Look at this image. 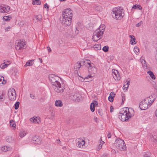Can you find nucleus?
I'll return each mask as SVG.
<instances>
[{
    "label": "nucleus",
    "mask_w": 157,
    "mask_h": 157,
    "mask_svg": "<svg viewBox=\"0 0 157 157\" xmlns=\"http://www.w3.org/2000/svg\"><path fill=\"white\" fill-rule=\"evenodd\" d=\"M115 95V94H114L113 92H111L110 94V95L108 97V100L109 101L111 102H113V98Z\"/></svg>",
    "instance_id": "obj_21"
},
{
    "label": "nucleus",
    "mask_w": 157,
    "mask_h": 157,
    "mask_svg": "<svg viewBox=\"0 0 157 157\" xmlns=\"http://www.w3.org/2000/svg\"><path fill=\"white\" fill-rule=\"evenodd\" d=\"M60 142V140L59 139H58L56 141V142L57 143V144H59V142Z\"/></svg>",
    "instance_id": "obj_60"
},
{
    "label": "nucleus",
    "mask_w": 157,
    "mask_h": 157,
    "mask_svg": "<svg viewBox=\"0 0 157 157\" xmlns=\"http://www.w3.org/2000/svg\"><path fill=\"white\" fill-rule=\"evenodd\" d=\"M80 141H76V145L77 146L79 147L82 148L83 147L82 144H81V140H79Z\"/></svg>",
    "instance_id": "obj_36"
},
{
    "label": "nucleus",
    "mask_w": 157,
    "mask_h": 157,
    "mask_svg": "<svg viewBox=\"0 0 157 157\" xmlns=\"http://www.w3.org/2000/svg\"><path fill=\"white\" fill-rule=\"evenodd\" d=\"M42 17L41 15H35L33 19V21L35 23L38 21H40L42 19Z\"/></svg>",
    "instance_id": "obj_14"
},
{
    "label": "nucleus",
    "mask_w": 157,
    "mask_h": 157,
    "mask_svg": "<svg viewBox=\"0 0 157 157\" xmlns=\"http://www.w3.org/2000/svg\"><path fill=\"white\" fill-rule=\"evenodd\" d=\"M147 73L150 75V77L152 79H155V77L152 71H147Z\"/></svg>",
    "instance_id": "obj_28"
},
{
    "label": "nucleus",
    "mask_w": 157,
    "mask_h": 157,
    "mask_svg": "<svg viewBox=\"0 0 157 157\" xmlns=\"http://www.w3.org/2000/svg\"><path fill=\"white\" fill-rule=\"evenodd\" d=\"M144 157H150L149 156L148 154H145V155H144Z\"/></svg>",
    "instance_id": "obj_57"
},
{
    "label": "nucleus",
    "mask_w": 157,
    "mask_h": 157,
    "mask_svg": "<svg viewBox=\"0 0 157 157\" xmlns=\"http://www.w3.org/2000/svg\"><path fill=\"white\" fill-rule=\"evenodd\" d=\"M102 50L105 52H108L109 50V47L108 46L104 47L102 48Z\"/></svg>",
    "instance_id": "obj_41"
},
{
    "label": "nucleus",
    "mask_w": 157,
    "mask_h": 157,
    "mask_svg": "<svg viewBox=\"0 0 157 157\" xmlns=\"http://www.w3.org/2000/svg\"><path fill=\"white\" fill-rule=\"evenodd\" d=\"M95 46H96L95 48H98V49H101V45L100 44H98L97 45H95Z\"/></svg>",
    "instance_id": "obj_48"
},
{
    "label": "nucleus",
    "mask_w": 157,
    "mask_h": 157,
    "mask_svg": "<svg viewBox=\"0 0 157 157\" xmlns=\"http://www.w3.org/2000/svg\"><path fill=\"white\" fill-rule=\"evenodd\" d=\"M141 63L142 64V66L143 67L144 69H146L147 68V65L146 62V61L144 59H142L141 60Z\"/></svg>",
    "instance_id": "obj_27"
},
{
    "label": "nucleus",
    "mask_w": 157,
    "mask_h": 157,
    "mask_svg": "<svg viewBox=\"0 0 157 157\" xmlns=\"http://www.w3.org/2000/svg\"><path fill=\"white\" fill-rule=\"evenodd\" d=\"M5 98V94L3 92L0 93V101H3Z\"/></svg>",
    "instance_id": "obj_31"
},
{
    "label": "nucleus",
    "mask_w": 157,
    "mask_h": 157,
    "mask_svg": "<svg viewBox=\"0 0 157 157\" xmlns=\"http://www.w3.org/2000/svg\"><path fill=\"white\" fill-rule=\"evenodd\" d=\"M112 13L113 17L117 20L121 19L124 16V13L120 8H115L113 9Z\"/></svg>",
    "instance_id": "obj_2"
},
{
    "label": "nucleus",
    "mask_w": 157,
    "mask_h": 157,
    "mask_svg": "<svg viewBox=\"0 0 157 157\" xmlns=\"http://www.w3.org/2000/svg\"><path fill=\"white\" fill-rule=\"evenodd\" d=\"M113 106H110V112H112L113 111Z\"/></svg>",
    "instance_id": "obj_58"
},
{
    "label": "nucleus",
    "mask_w": 157,
    "mask_h": 157,
    "mask_svg": "<svg viewBox=\"0 0 157 157\" xmlns=\"http://www.w3.org/2000/svg\"><path fill=\"white\" fill-rule=\"evenodd\" d=\"M30 121L39 124L40 122L41 121L39 117L31 118L30 119Z\"/></svg>",
    "instance_id": "obj_16"
},
{
    "label": "nucleus",
    "mask_w": 157,
    "mask_h": 157,
    "mask_svg": "<svg viewBox=\"0 0 157 157\" xmlns=\"http://www.w3.org/2000/svg\"><path fill=\"white\" fill-rule=\"evenodd\" d=\"M98 28H100V31H101V32L103 31V33H104L105 29V27H104V26H102V27L100 26Z\"/></svg>",
    "instance_id": "obj_45"
},
{
    "label": "nucleus",
    "mask_w": 157,
    "mask_h": 157,
    "mask_svg": "<svg viewBox=\"0 0 157 157\" xmlns=\"http://www.w3.org/2000/svg\"><path fill=\"white\" fill-rule=\"evenodd\" d=\"M111 133L110 132H109V133H108V135H107V136L108 137V138H110L111 137Z\"/></svg>",
    "instance_id": "obj_53"
},
{
    "label": "nucleus",
    "mask_w": 157,
    "mask_h": 157,
    "mask_svg": "<svg viewBox=\"0 0 157 157\" xmlns=\"http://www.w3.org/2000/svg\"><path fill=\"white\" fill-rule=\"evenodd\" d=\"M20 104V102L19 101H17L14 104V109H17L19 107Z\"/></svg>",
    "instance_id": "obj_39"
},
{
    "label": "nucleus",
    "mask_w": 157,
    "mask_h": 157,
    "mask_svg": "<svg viewBox=\"0 0 157 157\" xmlns=\"http://www.w3.org/2000/svg\"><path fill=\"white\" fill-rule=\"evenodd\" d=\"M101 157H107V156L106 155H103Z\"/></svg>",
    "instance_id": "obj_64"
},
{
    "label": "nucleus",
    "mask_w": 157,
    "mask_h": 157,
    "mask_svg": "<svg viewBox=\"0 0 157 157\" xmlns=\"http://www.w3.org/2000/svg\"><path fill=\"white\" fill-rule=\"evenodd\" d=\"M116 147L121 151H124L126 149V146L124 141L121 139H117L115 142Z\"/></svg>",
    "instance_id": "obj_3"
},
{
    "label": "nucleus",
    "mask_w": 157,
    "mask_h": 157,
    "mask_svg": "<svg viewBox=\"0 0 157 157\" xmlns=\"http://www.w3.org/2000/svg\"><path fill=\"white\" fill-rule=\"evenodd\" d=\"M122 103L125 101V98H124V96H122Z\"/></svg>",
    "instance_id": "obj_56"
},
{
    "label": "nucleus",
    "mask_w": 157,
    "mask_h": 157,
    "mask_svg": "<svg viewBox=\"0 0 157 157\" xmlns=\"http://www.w3.org/2000/svg\"><path fill=\"white\" fill-rule=\"evenodd\" d=\"M100 144H99V146L98 147V148H97L98 150H99L101 148L102 146V144H101V143H103L102 144L104 143V142L103 141H102V139H101V137L100 138Z\"/></svg>",
    "instance_id": "obj_35"
},
{
    "label": "nucleus",
    "mask_w": 157,
    "mask_h": 157,
    "mask_svg": "<svg viewBox=\"0 0 157 157\" xmlns=\"http://www.w3.org/2000/svg\"><path fill=\"white\" fill-rule=\"evenodd\" d=\"M39 60H40V62L41 63H42V59L41 58H39Z\"/></svg>",
    "instance_id": "obj_61"
},
{
    "label": "nucleus",
    "mask_w": 157,
    "mask_h": 157,
    "mask_svg": "<svg viewBox=\"0 0 157 157\" xmlns=\"http://www.w3.org/2000/svg\"><path fill=\"white\" fill-rule=\"evenodd\" d=\"M148 98L145 99L142 101L141 102L139 105V107L142 110H145L148 108V107L151 105V103L147 100Z\"/></svg>",
    "instance_id": "obj_4"
},
{
    "label": "nucleus",
    "mask_w": 157,
    "mask_h": 157,
    "mask_svg": "<svg viewBox=\"0 0 157 157\" xmlns=\"http://www.w3.org/2000/svg\"><path fill=\"white\" fill-rule=\"evenodd\" d=\"M47 48L49 52H51V50L50 48L49 47H47Z\"/></svg>",
    "instance_id": "obj_55"
},
{
    "label": "nucleus",
    "mask_w": 157,
    "mask_h": 157,
    "mask_svg": "<svg viewBox=\"0 0 157 157\" xmlns=\"http://www.w3.org/2000/svg\"><path fill=\"white\" fill-rule=\"evenodd\" d=\"M95 31H97V32H98L97 35H98V36H100V38H102L103 34V31L101 32L100 31V28H98Z\"/></svg>",
    "instance_id": "obj_23"
},
{
    "label": "nucleus",
    "mask_w": 157,
    "mask_h": 157,
    "mask_svg": "<svg viewBox=\"0 0 157 157\" xmlns=\"http://www.w3.org/2000/svg\"><path fill=\"white\" fill-rule=\"evenodd\" d=\"M26 134V132L23 130H22L19 133V136L21 138H22L25 136Z\"/></svg>",
    "instance_id": "obj_25"
},
{
    "label": "nucleus",
    "mask_w": 157,
    "mask_h": 157,
    "mask_svg": "<svg viewBox=\"0 0 157 157\" xmlns=\"http://www.w3.org/2000/svg\"><path fill=\"white\" fill-rule=\"evenodd\" d=\"M57 76L54 74L50 75L48 77L49 80L52 83H55L59 82L57 80Z\"/></svg>",
    "instance_id": "obj_11"
},
{
    "label": "nucleus",
    "mask_w": 157,
    "mask_h": 157,
    "mask_svg": "<svg viewBox=\"0 0 157 157\" xmlns=\"http://www.w3.org/2000/svg\"><path fill=\"white\" fill-rule=\"evenodd\" d=\"M6 82V81L4 79V77L0 76V85L4 84Z\"/></svg>",
    "instance_id": "obj_26"
},
{
    "label": "nucleus",
    "mask_w": 157,
    "mask_h": 157,
    "mask_svg": "<svg viewBox=\"0 0 157 157\" xmlns=\"http://www.w3.org/2000/svg\"><path fill=\"white\" fill-rule=\"evenodd\" d=\"M85 143V142L84 140H82V141L81 140V144H82V146H83V145Z\"/></svg>",
    "instance_id": "obj_59"
},
{
    "label": "nucleus",
    "mask_w": 157,
    "mask_h": 157,
    "mask_svg": "<svg viewBox=\"0 0 157 157\" xmlns=\"http://www.w3.org/2000/svg\"><path fill=\"white\" fill-rule=\"evenodd\" d=\"M98 32L97 31H95L93 33L92 39L94 41H97L99 39L101 38H100V36H98V35H97Z\"/></svg>",
    "instance_id": "obj_15"
},
{
    "label": "nucleus",
    "mask_w": 157,
    "mask_h": 157,
    "mask_svg": "<svg viewBox=\"0 0 157 157\" xmlns=\"http://www.w3.org/2000/svg\"><path fill=\"white\" fill-rule=\"evenodd\" d=\"M130 79H129L128 81H127L126 82L124 83V86L123 87V88L124 90H125H125H127L128 86L130 84Z\"/></svg>",
    "instance_id": "obj_19"
},
{
    "label": "nucleus",
    "mask_w": 157,
    "mask_h": 157,
    "mask_svg": "<svg viewBox=\"0 0 157 157\" xmlns=\"http://www.w3.org/2000/svg\"><path fill=\"white\" fill-rule=\"evenodd\" d=\"M10 147L6 146H4L2 147L1 148V150L3 151H7L10 150Z\"/></svg>",
    "instance_id": "obj_34"
},
{
    "label": "nucleus",
    "mask_w": 157,
    "mask_h": 157,
    "mask_svg": "<svg viewBox=\"0 0 157 157\" xmlns=\"http://www.w3.org/2000/svg\"><path fill=\"white\" fill-rule=\"evenodd\" d=\"M82 96L78 92H76L73 95L72 99L73 100L76 102H79L82 100Z\"/></svg>",
    "instance_id": "obj_9"
},
{
    "label": "nucleus",
    "mask_w": 157,
    "mask_h": 157,
    "mask_svg": "<svg viewBox=\"0 0 157 157\" xmlns=\"http://www.w3.org/2000/svg\"><path fill=\"white\" fill-rule=\"evenodd\" d=\"M72 13V10L69 8L65 9L63 11L62 22L65 26H68L71 24L73 16Z\"/></svg>",
    "instance_id": "obj_1"
},
{
    "label": "nucleus",
    "mask_w": 157,
    "mask_h": 157,
    "mask_svg": "<svg viewBox=\"0 0 157 157\" xmlns=\"http://www.w3.org/2000/svg\"><path fill=\"white\" fill-rule=\"evenodd\" d=\"M129 37L131 38V44L132 45L135 44L136 43V38L134 36L130 35L129 36Z\"/></svg>",
    "instance_id": "obj_18"
},
{
    "label": "nucleus",
    "mask_w": 157,
    "mask_h": 157,
    "mask_svg": "<svg viewBox=\"0 0 157 157\" xmlns=\"http://www.w3.org/2000/svg\"><path fill=\"white\" fill-rule=\"evenodd\" d=\"M10 126L13 127H15L16 126V124L13 120H11L10 121Z\"/></svg>",
    "instance_id": "obj_40"
},
{
    "label": "nucleus",
    "mask_w": 157,
    "mask_h": 157,
    "mask_svg": "<svg viewBox=\"0 0 157 157\" xmlns=\"http://www.w3.org/2000/svg\"><path fill=\"white\" fill-rule=\"evenodd\" d=\"M95 105H98V102L97 101H94V103H92L90 105V109L92 112H94L95 110Z\"/></svg>",
    "instance_id": "obj_17"
},
{
    "label": "nucleus",
    "mask_w": 157,
    "mask_h": 157,
    "mask_svg": "<svg viewBox=\"0 0 157 157\" xmlns=\"http://www.w3.org/2000/svg\"><path fill=\"white\" fill-rule=\"evenodd\" d=\"M82 65H81V63H76L75 65V67H76V68H77L78 69H79L80 68Z\"/></svg>",
    "instance_id": "obj_42"
},
{
    "label": "nucleus",
    "mask_w": 157,
    "mask_h": 157,
    "mask_svg": "<svg viewBox=\"0 0 157 157\" xmlns=\"http://www.w3.org/2000/svg\"><path fill=\"white\" fill-rule=\"evenodd\" d=\"M113 76L115 80H119L121 78L120 75L117 70H114L113 72Z\"/></svg>",
    "instance_id": "obj_12"
},
{
    "label": "nucleus",
    "mask_w": 157,
    "mask_h": 157,
    "mask_svg": "<svg viewBox=\"0 0 157 157\" xmlns=\"http://www.w3.org/2000/svg\"><path fill=\"white\" fill-rule=\"evenodd\" d=\"M142 23V22L141 21L140 22H139V23L137 24L136 25V26L137 27H139L141 25Z\"/></svg>",
    "instance_id": "obj_49"
},
{
    "label": "nucleus",
    "mask_w": 157,
    "mask_h": 157,
    "mask_svg": "<svg viewBox=\"0 0 157 157\" xmlns=\"http://www.w3.org/2000/svg\"><path fill=\"white\" fill-rule=\"evenodd\" d=\"M33 143L35 144H40L41 143V140L40 138L37 136H34L32 138Z\"/></svg>",
    "instance_id": "obj_13"
},
{
    "label": "nucleus",
    "mask_w": 157,
    "mask_h": 157,
    "mask_svg": "<svg viewBox=\"0 0 157 157\" xmlns=\"http://www.w3.org/2000/svg\"><path fill=\"white\" fill-rule=\"evenodd\" d=\"M97 120H98V118L97 117H95L94 118V121H96V122H97Z\"/></svg>",
    "instance_id": "obj_63"
},
{
    "label": "nucleus",
    "mask_w": 157,
    "mask_h": 157,
    "mask_svg": "<svg viewBox=\"0 0 157 157\" xmlns=\"http://www.w3.org/2000/svg\"><path fill=\"white\" fill-rule=\"evenodd\" d=\"M119 119L122 121H127L130 118V116H127V110L126 109L123 113H120L118 115Z\"/></svg>",
    "instance_id": "obj_6"
},
{
    "label": "nucleus",
    "mask_w": 157,
    "mask_h": 157,
    "mask_svg": "<svg viewBox=\"0 0 157 157\" xmlns=\"http://www.w3.org/2000/svg\"><path fill=\"white\" fill-rule=\"evenodd\" d=\"M7 141L9 143H12L13 141V139L12 137L8 136L6 139Z\"/></svg>",
    "instance_id": "obj_37"
},
{
    "label": "nucleus",
    "mask_w": 157,
    "mask_h": 157,
    "mask_svg": "<svg viewBox=\"0 0 157 157\" xmlns=\"http://www.w3.org/2000/svg\"><path fill=\"white\" fill-rule=\"evenodd\" d=\"M44 7L45 8L48 9L49 8L48 6L47 3H45L44 4Z\"/></svg>",
    "instance_id": "obj_51"
},
{
    "label": "nucleus",
    "mask_w": 157,
    "mask_h": 157,
    "mask_svg": "<svg viewBox=\"0 0 157 157\" xmlns=\"http://www.w3.org/2000/svg\"><path fill=\"white\" fill-rule=\"evenodd\" d=\"M134 52L136 53H137L139 52V48L138 47H135L134 48Z\"/></svg>",
    "instance_id": "obj_44"
},
{
    "label": "nucleus",
    "mask_w": 157,
    "mask_h": 157,
    "mask_svg": "<svg viewBox=\"0 0 157 157\" xmlns=\"http://www.w3.org/2000/svg\"><path fill=\"white\" fill-rule=\"evenodd\" d=\"M87 65H89V67H94V65L93 63H92L90 61L89 59H87Z\"/></svg>",
    "instance_id": "obj_38"
},
{
    "label": "nucleus",
    "mask_w": 157,
    "mask_h": 157,
    "mask_svg": "<svg viewBox=\"0 0 157 157\" xmlns=\"http://www.w3.org/2000/svg\"><path fill=\"white\" fill-rule=\"evenodd\" d=\"M152 138L154 140H155V142H157V137L155 135H154V136H152Z\"/></svg>",
    "instance_id": "obj_47"
},
{
    "label": "nucleus",
    "mask_w": 157,
    "mask_h": 157,
    "mask_svg": "<svg viewBox=\"0 0 157 157\" xmlns=\"http://www.w3.org/2000/svg\"><path fill=\"white\" fill-rule=\"evenodd\" d=\"M30 97L32 98L33 99H34L35 96L31 94H30Z\"/></svg>",
    "instance_id": "obj_54"
},
{
    "label": "nucleus",
    "mask_w": 157,
    "mask_h": 157,
    "mask_svg": "<svg viewBox=\"0 0 157 157\" xmlns=\"http://www.w3.org/2000/svg\"><path fill=\"white\" fill-rule=\"evenodd\" d=\"M61 85L59 82L52 84V87L55 91L58 93H62L63 91V89L61 87Z\"/></svg>",
    "instance_id": "obj_5"
},
{
    "label": "nucleus",
    "mask_w": 157,
    "mask_h": 157,
    "mask_svg": "<svg viewBox=\"0 0 157 157\" xmlns=\"http://www.w3.org/2000/svg\"><path fill=\"white\" fill-rule=\"evenodd\" d=\"M155 94H153L147 98H148L147 100H149V101H151V104L154 101L155 99Z\"/></svg>",
    "instance_id": "obj_20"
},
{
    "label": "nucleus",
    "mask_w": 157,
    "mask_h": 157,
    "mask_svg": "<svg viewBox=\"0 0 157 157\" xmlns=\"http://www.w3.org/2000/svg\"><path fill=\"white\" fill-rule=\"evenodd\" d=\"M15 47L17 50H21L25 48L26 45L24 42L18 41V42H16Z\"/></svg>",
    "instance_id": "obj_8"
},
{
    "label": "nucleus",
    "mask_w": 157,
    "mask_h": 157,
    "mask_svg": "<svg viewBox=\"0 0 157 157\" xmlns=\"http://www.w3.org/2000/svg\"><path fill=\"white\" fill-rule=\"evenodd\" d=\"M10 63H6L5 62L1 64L0 65V67L1 68L4 69L8 65H9Z\"/></svg>",
    "instance_id": "obj_33"
},
{
    "label": "nucleus",
    "mask_w": 157,
    "mask_h": 157,
    "mask_svg": "<svg viewBox=\"0 0 157 157\" xmlns=\"http://www.w3.org/2000/svg\"><path fill=\"white\" fill-rule=\"evenodd\" d=\"M33 60H31L27 62L26 63V64L25 65V66H31L33 65Z\"/></svg>",
    "instance_id": "obj_29"
},
{
    "label": "nucleus",
    "mask_w": 157,
    "mask_h": 157,
    "mask_svg": "<svg viewBox=\"0 0 157 157\" xmlns=\"http://www.w3.org/2000/svg\"><path fill=\"white\" fill-rule=\"evenodd\" d=\"M8 96L10 100L12 101L15 100L16 99V94L14 89L8 92Z\"/></svg>",
    "instance_id": "obj_7"
},
{
    "label": "nucleus",
    "mask_w": 157,
    "mask_h": 157,
    "mask_svg": "<svg viewBox=\"0 0 157 157\" xmlns=\"http://www.w3.org/2000/svg\"><path fill=\"white\" fill-rule=\"evenodd\" d=\"M98 113L101 116H102L103 115L102 110L101 109L98 110Z\"/></svg>",
    "instance_id": "obj_43"
},
{
    "label": "nucleus",
    "mask_w": 157,
    "mask_h": 157,
    "mask_svg": "<svg viewBox=\"0 0 157 157\" xmlns=\"http://www.w3.org/2000/svg\"><path fill=\"white\" fill-rule=\"evenodd\" d=\"M10 7L6 5L0 6V12L2 13H7L10 11Z\"/></svg>",
    "instance_id": "obj_10"
},
{
    "label": "nucleus",
    "mask_w": 157,
    "mask_h": 157,
    "mask_svg": "<svg viewBox=\"0 0 157 157\" xmlns=\"http://www.w3.org/2000/svg\"><path fill=\"white\" fill-rule=\"evenodd\" d=\"M33 1V5H40L41 3V2L40 0H32Z\"/></svg>",
    "instance_id": "obj_32"
},
{
    "label": "nucleus",
    "mask_w": 157,
    "mask_h": 157,
    "mask_svg": "<svg viewBox=\"0 0 157 157\" xmlns=\"http://www.w3.org/2000/svg\"><path fill=\"white\" fill-rule=\"evenodd\" d=\"M133 9H135L141 10L142 9V7L140 5L135 4L133 6L132 8V11Z\"/></svg>",
    "instance_id": "obj_24"
},
{
    "label": "nucleus",
    "mask_w": 157,
    "mask_h": 157,
    "mask_svg": "<svg viewBox=\"0 0 157 157\" xmlns=\"http://www.w3.org/2000/svg\"><path fill=\"white\" fill-rule=\"evenodd\" d=\"M128 109V110H127V116L130 115V118H131L132 117V115L131 114V113H130V111H129L128 109Z\"/></svg>",
    "instance_id": "obj_46"
},
{
    "label": "nucleus",
    "mask_w": 157,
    "mask_h": 157,
    "mask_svg": "<svg viewBox=\"0 0 157 157\" xmlns=\"http://www.w3.org/2000/svg\"><path fill=\"white\" fill-rule=\"evenodd\" d=\"M55 105L56 106L61 107L63 105V103L61 100H58L56 101Z\"/></svg>",
    "instance_id": "obj_22"
},
{
    "label": "nucleus",
    "mask_w": 157,
    "mask_h": 157,
    "mask_svg": "<svg viewBox=\"0 0 157 157\" xmlns=\"http://www.w3.org/2000/svg\"><path fill=\"white\" fill-rule=\"evenodd\" d=\"M10 27L9 26L7 27L6 29H5L6 31H9L10 30Z\"/></svg>",
    "instance_id": "obj_52"
},
{
    "label": "nucleus",
    "mask_w": 157,
    "mask_h": 157,
    "mask_svg": "<svg viewBox=\"0 0 157 157\" xmlns=\"http://www.w3.org/2000/svg\"><path fill=\"white\" fill-rule=\"evenodd\" d=\"M11 18V16H5L3 17V19L6 21H8Z\"/></svg>",
    "instance_id": "obj_30"
},
{
    "label": "nucleus",
    "mask_w": 157,
    "mask_h": 157,
    "mask_svg": "<svg viewBox=\"0 0 157 157\" xmlns=\"http://www.w3.org/2000/svg\"><path fill=\"white\" fill-rule=\"evenodd\" d=\"M87 59H86L85 61H83L82 62V63H83V64L86 65V66L87 65V62H87Z\"/></svg>",
    "instance_id": "obj_50"
},
{
    "label": "nucleus",
    "mask_w": 157,
    "mask_h": 157,
    "mask_svg": "<svg viewBox=\"0 0 157 157\" xmlns=\"http://www.w3.org/2000/svg\"><path fill=\"white\" fill-rule=\"evenodd\" d=\"M155 115L156 117H157V109L155 112Z\"/></svg>",
    "instance_id": "obj_62"
}]
</instances>
